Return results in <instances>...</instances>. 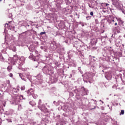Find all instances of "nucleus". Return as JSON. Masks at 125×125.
I'll use <instances>...</instances> for the list:
<instances>
[{"label": "nucleus", "mask_w": 125, "mask_h": 125, "mask_svg": "<svg viewBox=\"0 0 125 125\" xmlns=\"http://www.w3.org/2000/svg\"><path fill=\"white\" fill-rule=\"evenodd\" d=\"M27 93L29 95H31V94H34V90H33L32 89L29 90L27 92Z\"/></svg>", "instance_id": "nucleus-1"}, {"label": "nucleus", "mask_w": 125, "mask_h": 125, "mask_svg": "<svg viewBox=\"0 0 125 125\" xmlns=\"http://www.w3.org/2000/svg\"><path fill=\"white\" fill-rule=\"evenodd\" d=\"M13 60L14 62H16L17 60H18V57H17V55H14V57L13 58Z\"/></svg>", "instance_id": "nucleus-2"}, {"label": "nucleus", "mask_w": 125, "mask_h": 125, "mask_svg": "<svg viewBox=\"0 0 125 125\" xmlns=\"http://www.w3.org/2000/svg\"><path fill=\"white\" fill-rule=\"evenodd\" d=\"M9 23V24H8V23H6V24H5V28H7V27H8V26H10V23H11V21H10Z\"/></svg>", "instance_id": "nucleus-3"}, {"label": "nucleus", "mask_w": 125, "mask_h": 125, "mask_svg": "<svg viewBox=\"0 0 125 125\" xmlns=\"http://www.w3.org/2000/svg\"><path fill=\"white\" fill-rule=\"evenodd\" d=\"M21 90H25V86H23L21 88Z\"/></svg>", "instance_id": "nucleus-4"}, {"label": "nucleus", "mask_w": 125, "mask_h": 125, "mask_svg": "<svg viewBox=\"0 0 125 125\" xmlns=\"http://www.w3.org/2000/svg\"><path fill=\"white\" fill-rule=\"evenodd\" d=\"M124 114H125V111H124V110H121L120 115H124Z\"/></svg>", "instance_id": "nucleus-5"}, {"label": "nucleus", "mask_w": 125, "mask_h": 125, "mask_svg": "<svg viewBox=\"0 0 125 125\" xmlns=\"http://www.w3.org/2000/svg\"><path fill=\"white\" fill-rule=\"evenodd\" d=\"M12 68H11V66H8L7 67V69L8 71H10L11 70Z\"/></svg>", "instance_id": "nucleus-6"}, {"label": "nucleus", "mask_w": 125, "mask_h": 125, "mask_svg": "<svg viewBox=\"0 0 125 125\" xmlns=\"http://www.w3.org/2000/svg\"><path fill=\"white\" fill-rule=\"evenodd\" d=\"M9 77H11V78H12V77H13V75L12 74V73H10L9 74Z\"/></svg>", "instance_id": "nucleus-7"}, {"label": "nucleus", "mask_w": 125, "mask_h": 125, "mask_svg": "<svg viewBox=\"0 0 125 125\" xmlns=\"http://www.w3.org/2000/svg\"><path fill=\"white\" fill-rule=\"evenodd\" d=\"M40 34L41 35H44V34H45V32H42Z\"/></svg>", "instance_id": "nucleus-8"}, {"label": "nucleus", "mask_w": 125, "mask_h": 125, "mask_svg": "<svg viewBox=\"0 0 125 125\" xmlns=\"http://www.w3.org/2000/svg\"><path fill=\"white\" fill-rule=\"evenodd\" d=\"M90 15H91V16H93V12H91L90 13Z\"/></svg>", "instance_id": "nucleus-9"}, {"label": "nucleus", "mask_w": 125, "mask_h": 125, "mask_svg": "<svg viewBox=\"0 0 125 125\" xmlns=\"http://www.w3.org/2000/svg\"><path fill=\"white\" fill-rule=\"evenodd\" d=\"M115 25H118V23H117V22H116V23H115Z\"/></svg>", "instance_id": "nucleus-10"}, {"label": "nucleus", "mask_w": 125, "mask_h": 125, "mask_svg": "<svg viewBox=\"0 0 125 125\" xmlns=\"http://www.w3.org/2000/svg\"><path fill=\"white\" fill-rule=\"evenodd\" d=\"M7 83H10L9 81H7Z\"/></svg>", "instance_id": "nucleus-11"}, {"label": "nucleus", "mask_w": 125, "mask_h": 125, "mask_svg": "<svg viewBox=\"0 0 125 125\" xmlns=\"http://www.w3.org/2000/svg\"><path fill=\"white\" fill-rule=\"evenodd\" d=\"M102 102L103 104L104 103V102H103V101H102Z\"/></svg>", "instance_id": "nucleus-12"}, {"label": "nucleus", "mask_w": 125, "mask_h": 125, "mask_svg": "<svg viewBox=\"0 0 125 125\" xmlns=\"http://www.w3.org/2000/svg\"><path fill=\"white\" fill-rule=\"evenodd\" d=\"M100 101L101 102H102V101H101V100H100Z\"/></svg>", "instance_id": "nucleus-13"}, {"label": "nucleus", "mask_w": 125, "mask_h": 125, "mask_svg": "<svg viewBox=\"0 0 125 125\" xmlns=\"http://www.w3.org/2000/svg\"><path fill=\"white\" fill-rule=\"evenodd\" d=\"M1 0H0V1H1Z\"/></svg>", "instance_id": "nucleus-14"}, {"label": "nucleus", "mask_w": 125, "mask_h": 125, "mask_svg": "<svg viewBox=\"0 0 125 125\" xmlns=\"http://www.w3.org/2000/svg\"><path fill=\"white\" fill-rule=\"evenodd\" d=\"M21 97H23V96H21Z\"/></svg>", "instance_id": "nucleus-15"}, {"label": "nucleus", "mask_w": 125, "mask_h": 125, "mask_svg": "<svg viewBox=\"0 0 125 125\" xmlns=\"http://www.w3.org/2000/svg\"><path fill=\"white\" fill-rule=\"evenodd\" d=\"M112 21L114 22V20H112Z\"/></svg>", "instance_id": "nucleus-16"}, {"label": "nucleus", "mask_w": 125, "mask_h": 125, "mask_svg": "<svg viewBox=\"0 0 125 125\" xmlns=\"http://www.w3.org/2000/svg\"><path fill=\"white\" fill-rule=\"evenodd\" d=\"M107 106H108V107H109V105H108Z\"/></svg>", "instance_id": "nucleus-17"}, {"label": "nucleus", "mask_w": 125, "mask_h": 125, "mask_svg": "<svg viewBox=\"0 0 125 125\" xmlns=\"http://www.w3.org/2000/svg\"><path fill=\"white\" fill-rule=\"evenodd\" d=\"M34 61H36V60H35Z\"/></svg>", "instance_id": "nucleus-18"}]
</instances>
